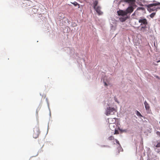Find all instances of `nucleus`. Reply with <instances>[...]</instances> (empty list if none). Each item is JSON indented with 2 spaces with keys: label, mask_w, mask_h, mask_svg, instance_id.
<instances>
[{
  "label": "nucleus",
  "mask_w": 160,
  "mask_h": 160,
  "mask_svg": "<svg viewBox=\"0 0 160 160\" xmlns=\"http://www.w3.org/2000/svg\"><path fill=\"white\" fill-rule=\"evenodd\" d=\"M137 115L138 116L142 117V116L141 114V113L138 111H137Z\"/></svg>",
  "instance_id": "a211bd4d"
},
{
  "label": "nucleus",
  "mask_w": 160,
  "mask_h": 160,
  "mask_svg": "<svg viewBox=\"0 0 160 160\" xmlns=\"http://www.w3.org/2000/svg\"><path fill=\"white\" fill-rule=\"evenodd\" d=\"M156 147L157 148H159L160 147V141L158 143H157V145L156 146Z\"/></svg>",
  "instance_id": "f3484780"
},
{
  "label": "nucleus",
  "mask_w": 160,
  "mask_h": 160,
  "mask_svg": "<svg viewBox=\"0 0 160 160\" xmlns=\"http://www.w3.org/2000/svg\"><path fill=\"white\" fill-rule=\"evenodd\" d=\"M133 8L132 6H130L128 7L125 11L127 13V14L128 13H132L133 12Z\"/></svg>",
  "instance_id": "39448f33"
},
{
  "label": "nucleus",
  "mask_w": 160,
  "mask_h": 160,
  "mask_svg": "<svg viewBox=\"0 0 160 160\" xmlns=\"http://www.w3.org/2000/svg\"><path fill=\"white\" fill-rule=\"evenodd\" d=\"M94 8L95 9V11L98 15H101L102 14V12L101 11V8L99 6H97Z\"/></svg>",
  "instance_id": "6e6552de"
},
{
  "label": "nucleus",
  "mask_w": 160,
  "mask_h": 160,
  "mask_svg": "<svg viewBox=\"0 0 160 160\" xmlns=\"http://www.w3.org/2000/svg\"><path fill=\"white\" fill-rule=\"evenodd\" d=\"M117 13L119 16H125L127 15V13L125 11L120 10L117 11Z\"/></svg>",
  "instance_id": "423d86ee"
},
{
  "label": "nucleus",
  "mask_w": 160,
  "mask_h": 160,
  "mask_svg": "<svg viewBox=\"0 0 160 160\" xmlns=\"http://www.w3.org/2000/svg\"><path fill=\"white\" fill-rule=\"evenodd\" d=\"M114 137L112 136H110L108 138V139L109 141L112 140H114Z\"/></svg>",
  "instance_id": "4468645a"
},
{
  "label": "nucleus",
  "mask_w": 160,
  "mask_h": 160,
  "mask_svg": "<svg viewBox=\"0 0 160 160\" xmlns=\"http://www.w3.org/2000/svg\"><path fill=\"white\" fill-rule=\"evenodd\" d=\"M115 141L116 142L117 144H118L119 145H120V144L119 142L116 139H115Z\"/></svg>",
  "instance_id": "6ab92c4d"
},
{
  "label": "nucleus",
  "mask_w": 160,
  "mask_h": 160,
  "mask_svg": "<svg viewBox=\"0 0 160 160\" xmlns=\"http://www.w3.org/2000/svg\"><path fill=\"white\" fill-rule=\"evenodd\" d=\"M148 10L150 12L153 11H157L158 9H160V2H156V3L150 4L147 6Z\"/></svg>",
  "instance_id": "f257e3e1"
},
{
  "label": "nucleus",
  "mask_w": 160,
  "mask_h": 160,
  "mask_svg": "<svg viewBox=\"0 0 160 160\" xmlns=\"http://www.w3.org/2000/svg\"><path fill=\"white\" fill-rule=\"evenodd\" d=\"M155 15V13H152L150 14V17L151 18H152L154 17V16Z\"/></svg>",
  "instance_id": "dca6fc26"
},
{
  "label": "nucleus",
  "mask_w": 160,
  "mask_h": 160,
  "mask_svg": "<svg viewBox=\"0 0 160 160\" xmlns=\"http://www.w3.org/2000/svg\"><path fill=\"white\" fill-rule=\"evenodd\" d=\"M138 22L141 23V25H144V27H142L141 28H145L146 27V25H147L148 22L146 18H142L139 19L138 21Z\"/></svg>",
  "instance_id": "7ed1b4c3"
},
{
  "label": "nucleus",
  "mask_w": 160,
  "mask_h": 160,
  "mask_svg": "<svg viewBox=\"0 0 160 160\" xmlns=\"http://www.w3.org/2000/svg\"><path fill=\"white\" fill-rule=\"evenodd\" d=\"M104 85L105 86H107L108 85L107 84L106 82H104Z\"/></svg>",
  "instance_id": "412c9836"
},
{
  "label": "nucleus",
  "mask_w": 160,
  "mask_h": 160,
  "mask_svg": "<svg viewBox=\"0 0 160 160\" xmlns=\"http://www.w3.org/2000/svg\"><path fill=\"white\" fill-rule=\"evenodd\" d=\"M108 121L110 124H114L116 122V118H109L108 119Z\"/></svg>",
  "instance_id": "1a4fd4ad"
},
{
  "label": "nucleus",
  "mask_w": 160,
  "mask_h": 160,
  "mask_svg": "<svg viewBox=\"0 0 160 160\" xmlns=\"http://www.w3.org/2000/svg\"><path fill=\"white\" fill-rule=\"evenodd\" d=\"M156 78H159L158 77V76H157L156 77Z\"/></svg>",
  "instance_id": "5701e85b"
},
{
  "label": "nucleus",
  "mask_w": 160,
  "mask_h": 160,
  "mask_svg": "<svg viewBox=\"0 0 160 160\" xmlns=\"http://www.w3.org/2000/svg\"><path fill=\"white\" fill-rule=\"evenodd\" d=\"M34 133H33V136L34 138H37L38 137L40 134L39 129L38 128H35L34 129Z\"/></svg>",
  "instance_id": "20e7f679"
},
{
  "label": "nucleus",
  "mask_w": 160,
  "mask_h": 160,
  "mask_svg": "<svg viewBox=\"0 0 160 160\" xmlns=\"http://www.w3.org/2000/svg\"><path fill=\"white\" fill-rule=\"evenodd\" d=\"M116 109L112 107H108L106 110L105 114L107 116L113 115L116 112Z\"/></svg>",
  "instance_id": "f03ea898"
},
{
  "label": "nucleus",
  "mask_w": 160,
  "mask_h": 160,
  "mask_svg": "<svg viewBox=\"0 0 160 160\" xmlns=\"http://www.w3.org/2000/svg\"><path fill=\"white\" fill-rule=\"evenodd\" d=\"M73 4L75 6H78V8H79V5L78 3L77 2H74V3H73Z\"/></svg>",
  "instance_id": "2eb2a0df"
},
{
  "label": "nucleus",
  "mask_w": 160,
  "mask_h": 160,
  "mask_svg": "<svg viewBox=\"0 0 160 160\" xmlns=\"http://www.w3.org/2000/svg\"><path fill=\"white\" fill-rule=\"evenodd\" d=\"M98 3V2L97 0H95L93 3V7L94 8L97 7V5Z\"/></svg>",
  "instance_id": "f8f14e48"
},
{
  "label": "nucleus",
  "mask_w": 160,
  "mask_h": 160,
  "mask_svg": "<svg viewBox=\"0 0 160 160\" xmlns=\"http://www.w3.org/2000/svg\"><path fill=\"white\" fill-rule=\"evenodd\" d=\"M144 104L146 110L147 111L148 113H149L151 111L150 110V106L149 104L146 101L144 102Z\"/></svg>",
  "instance_id": "0eeeda50"
},
{
  "label": "nucleus",
  "mask_w": 160,
  "mask_h": 160,
  "mask_svg": "<svg viewBox=\"0 0 160 160\" xmlns=\"http://www.w3.org/2000/svg\"><path fill=\"white\" fill-rule=\"evenodd\" d=\"M135 0H124L125 2L129 4L130 5H133L135 2Z\"/></svg>",
  "instance_id": "9d476101"
},
{
  "label": "nucleus",
  "mask_w": 160,
  "mask_h": 160,
  "mask_svg": "<svg viewBox=\"0 0 160 160\" xmlns=\"http://www.w3.org/2000/svg\"><path fill=\"white\" fill-rule=\"evenodd\" d=\"M160 62V59L159 60L157 61V62Z\"/></svg>",
  "instance_id": "4be33fe9"
},
{
  "label": "nucleus",
  "mask_w": 160,
  "mask_h": 160,
  "mask_svg": "<svg viewBox=\"0 0 160 160\" xmlns=\"http://www.w3.org/2000/svg\"><path fill=\"white\" fill-rule=\"evenodd\" d=\"M144 8L143 7H138L136 11L134 12V13L132 15H134L135 13L136 12V11H138L139 10H144Z\"/></svg>",
  "instance_id": "ddd939ff"
},
{
  "label": "nucleus",
  "mask_w": 160,
  "mask_h": 160,
  "mask_svg": "<svg viewBox=\"0 0 160 160\" xmlns=\"http://www.w3.org/2000/svg\"><path fill=\"white\" fill-rule=\"evenodd\" d=\"M127 18H122V20H121L122 22H123V21H125L126 19Z\"/></svg>",
  "instance_id": "aec40b11"
},
{
  "label": "nucleus",
  "mask_w": 160,
  "mask_h": 160,
  "mask_svg": "<svg viewBox=\"0 0 160 160\" xmlns=\"http://www.w3.org/2000/svg\"><path fill=\"white\" fill-rule=\"evenodd\" d=\"M32 12L35 13L37 12L38 10L37 9L35 8V7L33 6V7L32 8Z\"/></svg>",
  "instance_id": "9b49d317"
}]
</instances>
